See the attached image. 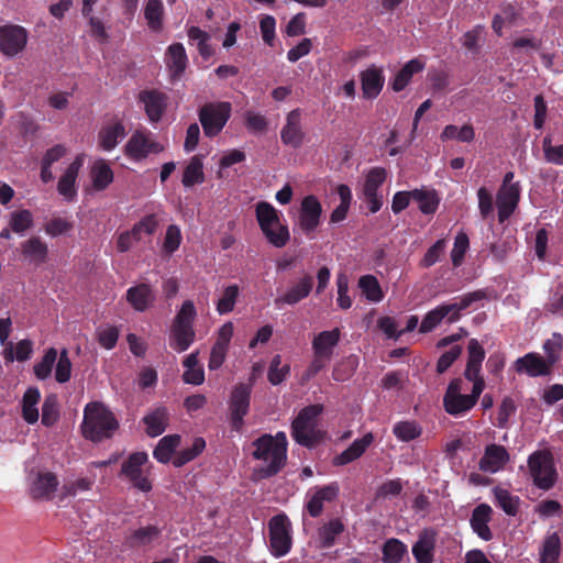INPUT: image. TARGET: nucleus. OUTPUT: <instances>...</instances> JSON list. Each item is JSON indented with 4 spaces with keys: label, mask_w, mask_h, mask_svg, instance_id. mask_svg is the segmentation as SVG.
Here are the masks:
<instances>
[{
    "label": "nucleus",
    "mask_w": 563,
    "mask_h": 563,
    "mask_svg": "<svg viewBox=\"0 0 563 563\" xmlns=\"http://www.w3.org/2000/svg\"><path fill=\"white\" fill-rule=\"evenodd\" d=\"M41 393L36 387H30L24 393L21 400L22 417L25 422L34 424L38 421V402Z\"/></svg>",
    "instance_id": "nucleus-39"
},
{
    "label": "nucleus",
    "mask_w": 563,
    "mask_h": 563,
    "mask_svg": "<svg viewBox=\"0 0 563 563\" xmlns=\"http://www.w3.org/2000/svg\"><path fill=\"white\" fill-rule=\"evenodd\" d=\"M287 437L279 431L275 435L264 434L253 442L255 448L252 455L261 462L255 470L258 478H266L277 474L287 460Z\"/></svg>",
    "instance_id": "nucleus-2"
},
{
    "label": "nucleus",
    "mask_w": 563,
    "mask_h": 563,
    "mask_svg": "<svg viewBox=\"0 0 563 563\" xmlns=\"http://www.w3.org/2000/svg\"><path fill=\"white\" fill-rule=\"evenodd\" d=\"M475 300L474 294L462 297L459 301L443 303L430 310L421 321L419 331L421 333L431 332L443 320L452 323L460 319L461 311L466 309Z\"/></svg>",
    "instance_id": "nucleus-8"
},
{
    "label": "nucleus",
    "mask_w": 563,
    "mask_h": 563,
    "mask_svg": "<svg viewBox=\"0 0 563 563\" xmlns=\"http://www.w3.org/2000/svg\"><path fill=\"white\" fill-rule=\"evenodd\" d=\"M494 496L498 506L509 516H516L519 509L520 499L511 495L507 489L495 487L493 489Z\"/></svg>",
    "instance_id": "nucleus-54"
},
{
    "label": "nucleus",
    "mask_w": 563,
    "mask_h": 563,
    "mask_svg": "<svg viewBox=\"0 0 563 563\" xmlns=\"http://www.w3.org/2000/svg\"><path fill=\"white\" fill-rule=\"evenodd\" d=\"M143 15L152 32L158 33L163 30L164 4L162 0H146Z\"/></svg>",
    "instance_id": "nucleus-41"
},
{
    "label": "nucleus",
    "mask_w": 563,
    "mask_h": 563,
    "mask_svg": "<svg viewBox=\"0 0 563 563\" xmlns=\"http://www.w3.org/2000/svg\"><path fill=\"white\" fill-rule=\"evenodd\" d=\"M125 299L133 310L144 312L154 306L156 291L150 284L141 283L128 288Z\"/></svg>",
    "instance_id": "nucleus-21"
},
{
    "label": "nucleus",
    "mask_w": 563,
    "mask_h": 563,
    "mask_svg": "<svg viewBox=\"0 0 563 563\" xmlns=\"http://www.w3.org/2000/svg\"><path fill=\"white\" fill-rule=\"evenodd\" d=\"M440 137L443 142L457 140L460 142L470 143L475 137V131L471 124H464L461 128L454 124H449L443 129Z\"/></svg>",
    "instance_id": "nucleus-51"
},
{
    "label": "nucleus",
    "mask_w": 563,
    "mask_h": 563,
    "mask_svg": "<svg viewBox=\"0 0 563 563\" xmlns=\"http://www.w3.org/2000/svg\"><path fill=\"white\" fill-rule=\"evenodd\" d=\"M387 173L383 167H373L366 175L363 184V195L378 194V188L384 184Z\"/></svg>",
    "instance_id": "nucleus-55"
},
{
    "label": "nucleus",
    "mask_w": 563,
    "mask_h": 563,
    "mask_svg": "<svg viewBox=\"0 0 563 563\" xmlns=\"http://www.w3.org/2000/svg\"><path fill=\"white\" fill-rule=\"evenodd\" d=\"M233 333L234 325L231 321L223 323L219 328L216 342L211 347L209 356L208 368L210 371H217L223 365Z\"/></svg>",
    "instance_id": "nucleus-17"
},
{
    "label": "nucleus",
    "mask_w": 563,
    "mask_h": 563,
    "mask_svg": "<svg viewBox=\"0 0 563 563\" xmlns=\"http://www.w3.org/2000/svg\"><path fill=\"white\" fill-rule=\"evenodd\" d=\"M196 317L197 310L192 300H185L177 309L168 335L169 346L174 351L185 352L195 342L194 321Z\"/></svg>",
    "instance_id": "nucleus-4"
},
{
    "label": "nucleus",
    "mask_w": 563,
    "mask_h": 563,
    "mask_svg": "<svg viewBox=\"0 0 563 563\" xmlns=\"http://www.w3.org/2000/svg\"><path fill=\"white\" fill-rule=\"evenodd\" d=\"M358 287L368 301L379 302L384 298V292L378 279L373 275H364L358 279Z\"/></svg>",
    "instance_id": "nucleus-53"
},
{
    "label": "nucleus",
    "mask_w": 563,
    "mask_h": 563,
    "mask_svg": "<svg viewBox=\"0 0 563 563\" xmlns=\"http://www.w3.org/2000/svg\"><path fill=\"white\" fill-rule=\"evenodd\" d=\"M34 223L33 214L27 209L14 210L9 214L8 224L13 233L24 235Z\"/></svg>",
    "instance_id": "nucleus-47"
},
{
    "label": "nucleus",
    "mask_w": 563,
    "mask_h": 563,
    "mask_svg": "<svg viewBox=\"0 0 563 563\" xmlns=\"http://www.w3.org/2000/svg\"><path fill=\"white\" fill-rule=\"evenodd\" d=\"M181 240H183V236H181L180 228L176 224L168 225L166 229L164 242H163L164 253H166L168 255H172L173 253H175L179 249V246L181 244Z\"/></svg>",
    "instance_id": "nucleus-62"
},
{
    "label": "nucleus",
    "mask_w": 563,
    "mask_h": 563,
    "mask_svg": "<svg viewBox=\"0 0 563 563\" xmlns=\"http://www.w3.org/2000/svg\"><path fill=\"white\" fill-rule=\"evenodd\" d=\"M533 483L541 489H550L556 481L552 455L545 451L534 452L528 460Z\"/></svg>",
    "instance_id": "nucleus-11"
},
{
    "label": "nucleus",
    "mask_w": 563,
    "mask_h": 563,
    "mask_svg": "<svg viewBox=\"0 0 563 563\" xmlns=\"http://www.w3.org/2000/svg\"><path fill=\"white\" fill-rule=\"evenodd\" d=\"M322 411L321 405H311L299 411L291 423V437L297 443L311 448L322 440L324 433L317 424Z\"/></svg>",
    "instance_id": "nucleus-6"
},
{
    "label": "nucleus",
    "mask_w": 563,
    "mask_h": 563,
    "mask_svg": "<svg viewBox=\"0 0 563 563\" xmlns=\"http://www.w3.org/2000/svg\"><path fill=\"white\" fill-rule=\"evenodd\" d=\"M340 493V486L336 482L328 485L316 486L308 490L306 509L313 518L319 517L323 510L325 503L335 500Z\"/></svg>",
    "instance_id": "nucleus-15"
},
{
    "label": "nucleus",
    "mask_w": 563,
    "mask_h": 563,
    "mask_svg": "<svg viewBox=\"0 0 563 563\" xmlns=\"http://www.w3.org/2000/svg\"><path fill=\"white\" fill-rule=\"evenodd\" d=\"M161 531L155 526H145L133 530L129 537L132 547H145L159 538Z\"/></svg>",
    "instance_id": "nucleus-49"
},
{
    "label": "nucleus",
    "mask_w": 563,
    "mask_h": 563,
    "mask_svg": "<svg viewBox=\"0 0 563 563\" xmlns=\"http://www.w3.org/2000/svg\"><path fill=\"white\" fill-rule=\"evenodd\" d=\"M561 555V540L556 532L550 533L542 542L539 552L540 563H559Z\"/></svg>",
    "instance_id": "nucleus-45"
},
{
    "label": "nucleus",
    "mask_w": 563,
    "mask_h": 563,
    "mask_svg": "<svg viewBox=\"0 0 563 563\" xmlns=\"http://www.w3.org/2000/svg\"><path fill=\"white\" fill-rule=\"evenodd\" d=\"M139 100L143 104L150 122L156 123L162 119L167 108V96L165 93L157 90H146L140 93Z\"/></svg>",
    "instance_id": "nucleus-23"
},
{
    "label": "nucleus",
    "mask_w": 563,
    "mask_h": 563,
    "mask_svg": "<svg viewBox=\"0 0 563 563\" xmlns=\"http://www.w3.org/2000/svg\"><path fill=\"white\" fill-rule=\"evenodd\" d=\"M85 163V154H79L67 166L57 184V191L66 201H73L77 196L76 180Z\"/></svg>",
    "instance_id": "nucleus-22"
},
{
    "label": "nucleus",
    "mask_w": 563,
    "mask_h": 563,
    "mask_svg": "<svg viewBox=\"0 0 563 563\" xmlns=\"http://www.w3.org/2000/svg\"><path fill=\"white\" fill-rule=\"evenodd\" d=\"M33 354V342L29 339L20 340L18 343H10L2 350V356L5 363L25 362Z\"/></svg>",
    "instance_id": "nucleus-40"
},
{
    "label": "nucleus",
    "mask_w": 563,
    "mask_h": 563,
    "mask_svg": "<svg viewBox=\"0 0 563 563\" xmlns=\"http://www.w3.org/2000/svg\"><path fill=\"white\" fill-rule=\"evenodd\" d=\"M146 433L150 437L161 435L168 424V411L166 408H156L143 418Z\"/></svg>",
    "instance_id": "nucleus-42"
},
{
    "label": "nucleus",
    "mask_w": 563,
    "mask_h": 563,
    "mask_svg": "<svg viewBox=\"0 0 563 563\" xmlns=\"http://www.w3.org/2000/svg\"><path fill=\"white\" fill-rule=\"evenodd\" d=\"M232 106L228 101H216L205 104L199 110V121L208 137L217 136L228 123Z\"/></svg>",
    "instance_id": "nucleus-9"
},
{
    "label": "nucleus",
    "mask_w": 563,
    "mask_h": 563,
    "mask_svg": "<svg viewBox=\"0 0 563 563\" xmlns=\"http://www.w3.org/2000/svg\"><path fill=\"white\" fill-rule=\"evenodd\" d=\"M339 340V329L320 332L318 335L314 336L312 341V349L314 355L323 356L325 357V360H330L333 349L338 344Z\"/></svg>",
    "instance_id": "nucleus-38"
},
{
    "label": "nucleus",
    "mask_w": 563,
    "mask_h": 563,
    "mask_svg": "<svg viewBox=\"0 0 563 563\" xmlns=\"http://www.w3.org/2000/svg\"><path fill=\"white\" fill-rule=\"evenodd\" d=\"M57 360V351L54 347L48 349L42 360L34 365V374L38 379H46L51 376L53 365Z\"/></svg>",
    "instance_id": "nucleus-60"
},
{
    "label": "nucleus",
    "mask_w": 563,
    "mask_h": 563,
    "mask_svg": "<svg viewBox=\"0 0 563 563\" xmlns=\"http://www.w3.org/2000/svg\"><path fill=\"white\" fill-rule=\"evenodd\" d=\"M407 545L398 539H388L383 545V563H400L407 554Z\"/></svg>",
    "instance_id": "nucleus-50"
},
{
    "label": "nucleus",
    "mask_w": 563,
    "mask_h": 563,
    "mask_svg": "<svg viewBox=\"0 0 563 563\" xmlns=\"http://www.w3.org/2000/svg\"><path fill=\"white\" fill-rule=\"evenodd\" d=\"M493 509L487 504H479L474 508L470 523L474 533L484 541L493 539V533L488 526L492 520Z\"/></svg>",
    "instance_id": "nucleus-28"
},
{
    "label": "nucleus",
    "mask_w": 563,
    "mask_h": 563,
    "mask_svg": "<svg viewBox=\"0 0 563 563\" xmlns=\"http://www.w3.org/2000/svg\"><path fill=\"white\" fill-rule=\"evenodd\" d=\"M29 33L25 27L18 24H5L0 26V52L14 57L26 47Z\"/></svg>",
    "instance_id": "nucleus-13"
},
{
    "label": "nucleus",
    "mask_w": 563,
    "mask_h": 563,
    "mask_svg": "<svg viewBox=\"0 0 563 563\" xmlns=\"http://www.w3.org/2000/svg\"><path fill=\"white\" fill-rule=\"evenodd\" d=\"M520 199V186H501L497 194V209L500 222L508 219L518 206Z\"/></svg>",
    "instance_id": "nucleus-26"
},
{
    "label": "nucleus",
    "mask_w": 563,
    "mask_h": 563,
    "mask_svg": "<svg viewBox=\"0 0 563 563\" xmlns=\"http://www.w3.org/2000/svg\"><path fill=\"white\" fill-rule=\"evenodd\" d=\"M470 247V240L466 233L460 232L456 234L453 249L451 251V261L454 267H459L464 258L465 253Z\"/></svg>",
    "instance_id": "nucleus-63"
},
{
    "label": "nucleus",
    "mask_w": 563,
    "mask_h": 563,
    "mask_svg": "<svg viewBox=\"0 0 563 563\" xmlns=\"http://www.w3.org/2000/svg\"><path fill=\"white\" fill-rule=\"evenodd\" d=\"M203 181V157L200 155H194L184 169L181 184L184 187L189 188L195 185L202 184Z\"/></svg>",
    "instance_id": "nucleus-43"
},
{
    "label": "nucleus",
    "mask_w": 563,
    "mask_h": 563,
    "mask_svg": "<svg viewBox=\"0 0 563 563\" xmlns=\"http://www.w3.org/2000/svg\"><path fill=\"white\" fill-rule=\"evenodd\" d=\"M467 352L468 356L464 376L473 384L472 393L470 395L464 394L463 380L456 378L449 384L443 397L445 411L454 417L468 412L477 404L485 389V380L481 376L485 351L476 339H472L468 342Z\"/></svg>",
    "instance_id": "nucleus-1"
},
{
    "label": "nucleus",
    "mask_w": 563,
    "mask_h": 563,
    "mask_svg": "<svg viewBox=\"0 0 563 563\" xmlns=\"http://www.w3.org/2000/svg\"><path fill=\"white\" fill-rule=\"evenodd\" d=\"M563 347V336L560 333H553L543 344L545 360L551 366L559 360Z\"/></svg>",
    "instance_id": "nucleus-64"
},
{
    "label": "nucleus",
    "mask_w": 563,
    "mask_h": 563,
    "mask_svg": "<svg viewBox=\"0 0 563 563\" xmlns=\"http://www.w3.org/2000/svg\"><path fill=\"white\" fill-rule=\"evenodd\" d=\"M198 354L192 352L184 360L183 379L186 384L199 386L205 382V371L199 364Z\"/></svg>",
    "instance_id": "nucleus-44"
},
{
    "label": "nucleus",
    "mask_w": 563,
    "mask_h": 563,
    "mask_svg": "<svg viewBox=\"0 0 563 563\" xmlns=\"http://www.w3.org/2000/svg\"><path fill=\"white\" fill-rule=\"evenodd\" d=\"M412 200L418 202L419 210L424 214L434 213L439 207L440 199L434 190L415 189Z\"/></svg>",
    "instance_id": "nucleus-48"
},
{
    "label": "nucleus",
    "mask_w": 563,
    "mask_h": 563,
    "mask_svg": "<svg viewBox=\"0 0 563 563\" xmlns=\"http://www.w3.org/2000/svg\"><path fill=\"white\" fill-rule=\"evenodd\" d=\"M292 545V527L285 514L273 516L268 521V548L275 558L289 553Z\"/></svg>",
    "instance_id": "nucleus-7"
},
{
    "label": "nucleus",
    "mask_w": 563,
    "mask_h": 563,
    "mask_svg": "<svg viewBox=\"0 0 563 563\" xmlns=\"http://www.w3.org/2000/svg\"><path fill=\"white\" fill-rule=\"evenodd\" d=\"M148 456L145 452H136L123 463L121 473L137 489L147 493L152 489L151 481L147 477Z\"/></svg>",
    "instance_id": "nucleus-12"
},
{
    "label": "nucleus",
    "mask_w": 563,
    "mask_h": 563,
    "mask_svg": "<svg viewBox=\"0 0 563 563\" xmlns=\"http://www.w3.org/2000/svg\"><path fill=\"white\" fill-rule=\"evenodd\" d=\"M206 448V442L202 438H196L190 448L184 449L178 452L173 459V464L176 467H180L186 463L196 459Z\"/></svg>",
    "instance_id": "nucleus-58"
},
{
    "label": "nucleus",
    "mask_w": 563,
    "mask_h": 563,
    "mask_svg": "<svg viewBox=\"0 0 563 563\" xmlns=\"http://www.w3.org/2000/svg\"><path fill=\"white\" fill-rule=\"evenodd\" d=\"M59 419V405L55 395L45 397L42 406V423L45 427L54 426Z\"/></svg>",
    "instance_id": "nucleus-59"
},
{
    "label": "nucleus",
    "mask_w": 563,
    "mask_h": 563,
    "mask_svg": "<svg viewBox=\"0 0 563 563\" xmlns=\"http://www.w3.org/2000/svg\"><path fill=\"white\" fill-rule=\"evenodd\" d=\"M99 0H82L81 14L87 20L91 36L101 42H107L109 34L103 21L96 15L95 9Z\"/></svg>",
    "instance_id": "nucleus-32"
},
{
    "label": "nucleus",
    "mask_w": 563,
    "mask_h": 563,
    "mask_svg": "<svg viewBox=\"0 0 563 563\" xmlns=\"http://www.w3.org/2000/svg\"><path fill=\"white\" fill-rule=\"evenodd\" d=\"M113 170L106 159L99 158L93 162L90 167V180L95 191L107 189L113 183Z\"/></svg>",
    "instance_id": "nucleus-34"
},
{
    "label": "nucleus",
    "mask_w": 563,
    "mask_h": 563,
    "mask_svg": "<svg viewBox=\"0 0 563 563\" xmlns=\"http://www.w3.org/2000/svg\"><path fill=\"white\" fill-rule=\"evenodd\" d=\"M125 136V128L119 122L104 124L98 133V144L100 148L110 152L117 147L119 142Z\"/></svg>",
    "instance_id": "nucleus-33"
},
{
    "label": "nucleus",
    "mask_w": 563,
    "mask_h": 563,
    "mask_svg": "<svg viewBox=\"0 0 563 563\" xmlns=\"http://www.w3.org/2000/svg\"><path fill=\"white\" fill-rule=\"evenodd\" d=\"M344 531V523L339 518H332L322 523L317 530L318 548L328 549L334 545L336 538Z\"/></svg>",
    "instance_id": "nucleus-36"
},
{
    "label": "nucleus",
    "mask_w": 563,
    "mask_h": 563,
    "mask_svg": "<svg viewBox=\"0 0 563 563\" xmlns=\"http://www.w3.org/2000/svg\"><path fill=\"white\" fill-rule=\"evenodd\" d=\"M157 225L158 221L156 217L154 214H148L137 221L131 230L134 232L136 239L141 242L145 236L154 234Z\"/></svg>",
    "instance_id": "nucleus-61"
},
{
    "label": "nucleus",
    "mask_w": 563,
    "mask_h": 563,
    "mask_svg": "<svg viewBox=\"0 0 563 563\" xmlns=\"http://www.w3.org/2000/svg\"><path fill=\"white\" fill-rule=\"evenodd\" d=\"M179 444L180 437L178 434L165 435L158 441L153 455L159 463H168Z\"/></svg>",
    "instance_id": "nucleus-46"
},
{
    "label": "nucleus",
    "mask_w": 563,
    "mask_h": 563,
    "mask_svg": "<svg viewBox=\"0 0 563 563\" xmlns=\"http://www.w3.org/2000/svg\"><path fill=\"white\" fill-rule=\"evenodd\" d=\"M509 461L507 450L497 444H490L485 449L484 455L479 461V468L486 473H497L504 468Z\"/></svg>",
    "instance_id": "nucleus-27"
},
{
    "label": "nucleus",
    "mask_w": 563,
    "mask_h": 563,
    "mask_svg": "<svg viewBox=\"0 0 563 563\" xmlns=\"http://www.w3.org/2000/svg\"><path fill=\"white\" fill-rule=\"evenodd\" d=\"M364 99L373 100L379 96L385 85L384 68L372 64L360 73Z\"/></svg>",
    "instance_id": "nucleus-19"
},
{
    "label": "nucleus",
    "mask_w": 563,
    "mask_h": 563,
    "mask_svg": "<svg viewBox=\"0 0 563 563\" xmlns=\"http://www.w3.org/2000/svg\"><path fill=\"white\" fill-rule=\"evenodd\" d=\"M239 294L240 288L238 285H229L224 287L220 298L217 301V311L219 314H227L233 311Z\"/></svg>",
    "instance_id": "nucleus-56"
},
{
    "label": "nucleus",
    "mask_w": 563,
    "mask_h": 563,
    "mask_svg": "<svg viewBox=\"0 0 563 563\" xmlns=\"http://www.w3.org/2000/svg\"><path fill=\"white\" fill-rule=\"evenodd\" d=\"M426 67V60L421 57L412 58L407 62L404 67L397 73L391 81L394 91H402L411 81L413 75L422 71Z\"/></svg>",
    "instance_id": "nucleus-37"
},
{
    "label": "nucleus",
    "mask_w": 563,
    "mask_h": 563,
    "mask_svg": "<svg viewBox=\"0 0 563 563\" xmlns=\"http://www.w3.org/2000/svg\"><path fill=\"white\" fill-rule=\"evenodd\" d=\"M282 141L286 145L298 147L302 143L301 112L298 109L290 111L286 118V124L280 132Z\"/></svg>",
    "instance_id": "nucleus-30"
},
{
    "label": "nucleus",
    "mask_w": 563,
    "mask_h": 563,
    "mask_svg": "<svg viewBox=\"0 0 563 563\" xmlns=\"http://www.w3.org/2000/svg\"><path fill=\"white\" fill-rule=\"evenodd\" d=\"M58 478L52 472H37L30 476L29 493L34 499L49 500L58 489Z\"/></svg>",
    "instance_id": "nucleus-18"
},
{
    "label": "nucleus",
    "mask_w": 563,
    "mask_h": 563,
    "mask_svg": "<svg viewBox=\"0 0 563 563\" xmlns=\"http://www.w3.org/2000/svg\"><path fill=\"white\" fill-rule=\"evenodd\" d=\"M250 395L251 387L244 384L235 386L232 391L230 400V410L232 427L235 430H240L243 426V418L249 411Z\"/></svg>",
    "instance_id": "nucleus-20"
},
{
    "label": "nucleus",
    "mask_w": 563,
    "mask_h": 563,
    "mask_svg": "<svg viewBox=\"0 0 563 563\" xmlns=\"http://www.w3.org/2000/svg\"><path fill=\"white\" fill-rule=\"evenodd\" d=\"M322 206L314 195L305 196L300 202L298 225L306 234L312 233L320 224Z\"/></svg>",
    "instance_id": "nucleus-16"
},
{
    "label": "nucleus",
    "mask_w": 563,
    "mask_h": 563,
    "mask_svg": "<svg viewBox=\"0 0 563 563\" xmlns=\"http://www.w3.org/2000/svg\"><path fill=\"white\" fill-rule=\"evenodd\" d=\"M373 441L374 435L372 432H367L362 438L354 440L346 450L334 457V465L342 466L357 460Z\"/></svg>",
    "instance_id": "nucleus-35"
},
{
    "label": "nucleus",
    "mask_w": 563,
    "mask_h": 563,
    "mask_svg": "<svg viewBox=\"0 0 563 563\" xmlns=\"http://www.w3.org/2000/svg\"><path fill=\"white\" fill-rule=\"evenodd\" d=\"M95 483L93 478L88 477H76L71 481L66 482L59 489V497L62 499L68 497H75L78 494L88 492L91 489Z\"/></svg>",
    "instance_id": "nucleus-52"
},
{
    "label": "nucleus",
    "mask_w": 563,
    "mask_h": 563,
    "mask_svg": "<svg viewBox=\"0 0 563 563\" xmlns=\"http://www.w3.org/2000/svg\"><path fill=\"white\" fill-rule=\"evenodd\" d=\"M437 533L432 529H424L412 545V555L417 563H433Z\"/></svg>",
    "instance_id": "nucleus-25"
},
{
    "label": "nucleus",
    "mask_w": 563,
    "mask_h": 563,
    "mask_svg": "<svg viewBox=\"0 0 563 563\" xmlns=\"http://www.w3.org/2000/svg\"><path fill=\"white\" fill-rule=\"evenodd\" d=\"M255 217L263 235L271 245L277 249L287 245L290 232L282 219L280 211L269 202L260 201L255 206Z\"/></svg>",
    "instance_id": "nucleus-5"
},
{
    "label": "nucleus",
    "mask_w": 563,
    "mask_h": 563,
    "mask_svg": "<svg viewBox=\"0 0 563 563\" xmlns=\"http://www.w3.org/2000/svg\"><path fill=\"white\" fill-rule=\"evenodd\" d=\"M165 64L173 79L181 77L188 64V57L181 43H174L167 47Z\"/></svg>",
    "instance_id": "nucleus-29"
},
{
    "label": "nucleus",
    "mask_w": 563,
    "mask_h": 563,
    "mask_svg": "<svg viewBox=\"0 0 563 563\" xmlns=\"http://www.w3.org/2000/svg\"><path fill=\"white\" fill-rule=\"evenodd\" d=\"M119 423L113 413L101 402H89L84 410L82 434L93 442L112 437Z\"/></svg>",
    "instance_id": "nucleus-3"
},
{
    "label": "nucleus",
    "mask_w": 563,
    "mask_h": 563,
    "mask_svg": "<svg viewBox=\"0 0 563 563\" xmlns=\"http://www.w3.org/2000/svg\"><path fill=\"white\" fill-rule=\"evenodd\" d=\"M515 367L518 373H526L531 377H537L548 375L551 364L537 353H528L516 361Z\"/></svg>",
    "instance_id": "nucleus-31"
},
{
    "label": "nucleus",
    "mask_w": 563,
    "mask_h": 563,
    "mask_svg": "<svg viewBox=\"0 0 563 563\" xmlns=\"http://www.w3.org/2000/svg\"><path fill=\"white\" fill-rule=\"evenodd\" d=\"M313 288V277L305 273L299 278L289 284L275 299V305L280 308L284 306H295L306 299Z\"/></svg>",
    "instance_id": "nucleus-14"
},
{
    "label": "nucleus",
    "mask_w": 563,
    "mask_h": 563,
    "mask_svg": "<svg viewBox=\"0 0 563 563\" xmlns=\"http://www.w3.org/2000/svg\"><path fill=\"white\" fill-rule=\"evenodd\" d=\"M421 432L422 429L416 421H400L393 428L394 435L401 442L412 441L420 437Z\"/></svg>",
    "instance_id": "nucleus-57"
},
{
    "label": "nucleus",
    "mask_w": 563,
    "mask_h": 563,
    "mask_svg": "<svg viewBox=\"0 0 563 563\" xmlns=\"http://www.w3.org/2000/svg\"><path fill=\"white\" fill-rule=\"evenodd\" d=\"M21 255L27 264L40 266L48 260V245L38 236H32L20 244Z\"/></svg>",
    "instance_id": "nucleus-24"
},
{
    "label": "nucleus",
    "mask_w": 563,
    "mask_h": 563,
    "mask_svg": "<svg viewBox=\"0 0 563 563\" xmlns=\"http://www.w3.org/2000/svg\"><path fill=\"white\" fill-rule=\"evenodd\" d=\"M125 156L133 162H141L151 154H158L164 151L162 145L154 135L146 130L135 131L124 145Z\"/></svg>",
    "instance_id": "nucleus-10"
}]
</instances>
